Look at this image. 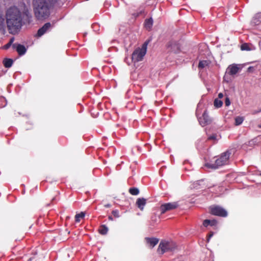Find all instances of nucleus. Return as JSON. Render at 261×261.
<instances>
[{"label": "nucleus", "mask_w": 261, "mask_h": 261, "mask_svg": "<svg viewBox=\"0 0 261 261\" xmlns=\"http://www.w3.org/2000/svg\"><path fill=\"white\" fill-rule=\"evenodd\" d=\"M209 210L210 213L213 215L221 217H226L227 216L226 210L220 206L213 205L210 207Z\"/></svg>", "instance_id": "nucleus-6"}, {"label": "nucleus", "mask_w": 261, "mask_h": 261, "mask_svg": "<svg viewBox=\"0 0 261 261\" xmlns=\"http://www.w3.org/2000/svg\"><path fill=\"white\" fill-rule=\"evenodd\" d=\"M7 104L6 100L5 99L4 97H1L0 98V108L4 107L6 106Z\"/></svg>", "instance_id": "nucleus-25"}, {"label": "nucleus", "mask_w": 261, "mask_h": 261, "mask_svg": "<svg viewBox=\"0 0 261 261\" xmlns=\"http://www.w3.org/2000/svg\"><path fill=\"white\" fill-rule=\"evenodd\" d=\"M259 127L261 128V125H260V126H259Z\"/></svg>", "instance_id": "nucleus-35"}, {"label": "nucleus", "mask_w": 261, "mask_h": 261, "mask_svg": "<svg viewBox=\"0 0 261 261\" xmlns=\"http://www.w3.org/2000/svg\"><path fill=\"white\" fill-rule=\"evenodd\" d=\"M210 63L211 62L208 60L200 61L198 64V67L199 69H203L204 67L208 66L210 65Z\"/></svg>", "instance_id": "nucleus-16"}, {"label": "nucleus", "mask_w": 261, "mask_h": 261, "mask_svg": "<svg viewBox=\"0 0 261 261\" xmlns=\"http://www.w3.org/2000/svg\"><path fill=\"white\" fill-rule=\"evenodd\" d=\"M243 120H244V119H243V117H237L235 118V124H236V125H239L241 124L243 122Z\"/></svg>", "instance_id": "nucleus-24"}, {"label": "nucleus", "mask_w": 261, "mask_h": 261, "mask_svg": "<svg viewBox=\"0 0 261 261\" xmlns=\"http://www.w3.org/2000/svg\"><path fill=\"white\" fill-rule=\"evenodd\" d=\"M259 175L261 176V172H260V173L259 174Z\"/></svg>", "instance_id": "nucleus-34"}, {"label": "nucleus", "mask_w": 261, "mask_h": 261, "mask_svg": "<svg viewBox=\"0 0 261 261\" xmlns=\"http://www.w3.org/2000/svg\"><path fill=\"white\" fill-rule=\"evenodd\" d=\"M217 221L215 220H204L203 222V225L204 227H207L208 225L215 226L217 224Z\"/></svg>", "instance_id": "nucleus-15"}, {"label": "nucleus", "mask_w": 261, "mask_h": 261, "mask_svg": "<svg viewBox=\"0 0 261 261\" xmlns=\"http://www.w3.org/2000/svg\"><path fill=\"white\" fill-rule=\"evenodd\" d=\"M108 219H109V220H111V221H113V218L112 216H109L108 217Z\"/></svg>", "instance_id": "nucleus-33"}, {"label": "nucleus", "mask_w": 261, "mask_h": 261, "mask_svg": "<svg viewBox=\"0 0 261 261\" xmlns=\"http://www.w3.org/2000/svg\"><path fill=\"white\" fill-rule=\"evenodd\" d=\"M129 193L132 195H137L139 193V190L137 188L133 187L129 188Z\"/></svg>", "instance_id": "nucleus-21"}, {"label": "nucleus", "mask_w": 261, "mask_h": 261, "mask_svg": "<svg viewBox=\"0 0 261 261\" xmlns=\"http://www.w3.org/2000/svg\"><path fill=\"white\" fill-rule=\"evenodd\" d=\"M108 228L105 225H102L100 226L98 231L102 235L106 234L108 232Z\"/></svg>", "instance_id": "nucleus-19"}, {"label": "nucleus", "mask_w": 261, "mask_h": 261, "mask_svg": "<svg viewBox=\"0 0 261 261\" xmlns=\"http://www.w3.org/2000/svg\"><path fill=\"white\" fill-rule=\"evenodd\" d=\"M13 61L11 59L6 58L3 61V64L6 68H10L12 65Z\"/></svg>", "instance_id": "nucleus-17"}, {"label": "nucleus", "mask_w": 261, "mask_h": 261, "mask_svg": "<svg viewBox=\"0 0 261 261\" xmlns=\"http://www.w3.org/2000/svg\"><path fill=\"white\" fill-rule=\"evenodd\" d=\"M14 41V38L12 37L10 39L9 42L4 46V48L5 49H8L11 45H13V43Z\"/></svg>", "instance_id": "nucleus-22"}, {"label": "nucleus", "mask_w": 261, "mask_h": 261, "mask_svg": "<svg viewBox=\"0 0 261 261\" xmlns=\"http://www.w3.org/2000/svg\"><path fill=\"white\" fill-rule=\"evenodd\" d=\"M112 214L114 216V217L116 218H118L120 216L119 215V212L117 210L113 211L112 212Z\"/></svg>", "instance_id": "nucleus-27"}, {"label": "nucleus", "mask_w": 261, "mask_h": 261, "mask_svg": "<svg viewBox=\"0 0 261 261\" xmlns=\"http://www.w3.org/2000/svg\"><path fill=\"white\" fill-rule=\"evenodd\" d=\"M214 233L212 231L210 232V233L207 235L206 242H209L210 239L213 236Z\"/></svg>", "instance_id": "nucleus-28"}, {"label": "nucleus", "mask_w": 261, "mask_h": 261, "mask_svg": "<svg viewBox=\"0 0 261 261\" xmlns=\"http://www.w3.org/2000/svg\"><path fill=\"white\" fill-rule=\"evenodd\" d=\"M85 216V213L82 212L80 214H77L75 216V219L76 222H79L81 219H83Z\"/></svg>", "instance_id": "nucleus-20"}, {"label": "nucleus", "mask_w": 261, "mask_h": 261, "mask_svg": "<svg viewBox=\"0 0 261 261\" xmlns=\"http://www.w3.org/2000/svg\"><path fill=\"white\" fill-rule=\"evenodd\" d=\"M146 203V199L144 198H139L136 201V205L141 211L143 210L144 207Z\"/></svg>", "instance_id": "nucleus-13"}, {"label": "nucleus", "mask_w": 261, "mask_h": 261, "mask_svg": "<svg viewBox=\"0 0 261 261\" xmlns=\"http://www.w3.org/2000/svg\"><path fill=\"white\" fill-rule=\"evenodd\" d=\"M217 136L215 134H213L212 136H210L208 138V140H216Z\"/></svg>", "instance_id": "nucleus-30"}, {"label": "nucleus", "mask_w": 261, "mask_h": 261, "mask_svg": "<svg viewBox=\"0 0 261 261\" xmlns=\"http://www.w3.org/2000/svg\"><path fill=\"white\" fill-rule=\"evenodd\" d=\"M147 44L148 43L145 42L141 48H137L134 51L132 57L133 60L135 62H139L142 60L146 54Z\"/></svg>", "instance_id": "nucleus-4"}, {"label": "nucleus", "mask_w": 261, "mask_h": 261, "mask_svg": "<svg viewBox=\"0 0 261 261\" xmlns=\"http://www.w3.org/2000/svg\"><path fill=\"white\" fill-rule=\"evenodd\" d=\"M241 49L242 50H249L250 48L247 43L243 44L241 46Z\"/></svg>", "instance_id": "nucleus-26"}, {"label": "nucleus", "mask_w": 261, "mask_h": 261, "mask_svg": "<svg viewBox=\"0 0 261 261\" xmlns=\"http://www.w3.org/2000/svg\"><path fill=\"white\" fill-rule=\"evenodd\" d=\"M51 28V24L50 22L45 23L41 28H40L37 33L35 35L36 37H40L45 33L50 30Z\"/></svg>", "instance_id": "nucleus-10"}, {"label": "nucleus", "mask_w": 261, "mask_h": 261, "mask_svg": "<svg viewBox=\"0 0 261 261\" xmlns=\"http://www.w3.org/2000/svg\"><path fill=\"white\" fill-rule=\"evenodd\" d=\"M200 124L204 126L211 123L212 119L208 116L206 111H205L202 115L198 118Z\"/></svg>", "instance_id": "nucleus-8"}, {"label": "nucleus", "mask_w": 261, "mask_h": 261, "mask_svg": "<svg viewBox=\"0 0 261 261\" xmlns=\"http://www.w3.org/2000/svg\"><path fill=\"white\" fill-rule=\"evenodd\" d=\"M105 207H110L111 206V205L110 204H105Z\"/></svg>", "instance_id": "nucleus-32"}, {"label": "nucleus", "mask_w": 261, "mask_h": 261, "mask_svg": "<svg viewBox=\"0 0 261 261\" xmlns=\"http://www.w3.org/2000/svg\"><path fill=\"white\" fill-rule=\"evenodd\" d=\"M12 47L14 48H16V51L20 56L23 55L27 51L25 46L20 44H13Z\"/></svg>", "instance_id": "nucleus-12"}, {"label": "nucleus", "mask_w": 261, "mask_h": 261, "mask_svg": "<svg viewBox=\"0 0 261 261\" xmlns=\"http://www.w3.org/2000/svg\"><path fill=\"white\" fill-rule=\"evenodd\" d=\"M145 240L147 244L151 248H153L159 241V239L155 238L146 237Z\"/></svg>", "instance_id": "nucleus-11"}, {"label": "nucleus", "mask_w": 261, "mask_h": 261, "mask_svg": "<svg viewBox=\"0 0 261 261\" xmlns=\"http://www.w3.org/2000/svg\"><path fill=\"white\" fill-rule=\"evenodd\" d=\"M177 202L167 203L162 204L160 206V210L162 214H164L166 212L175 209L178 206Z\"/></svg>", "instance_id": "nucleus-9"}, {"label": "nucleus", "mask_w": 261, "mask_h": 261, "mask_svg": "<svg viewBox=\"0 0 261 261\" xmlns=\"http://www.w3.org/2000/svg\"><path fill=\"white\" fill-rule=\"evenodd\" d=\"M225 105L227 107L229 106L230 105V101L228 97L225 98Z\"/></svg>", "instance_id": "nucleus-29"}, {"label": "nucleus", "mask_w": 261, "mask_h": 261, "mask_svg": "<svg viewBox=\"0 0 261 261\" xmlns=\"http://www.w3.org/2000/svg\"><path fill=\"white\" fill-rule=\"evenodd\" d=\"M153 24V20L151 18H150L149 19H147L145 21V28L148 29L150 30Z\"/></svg>", "instance_id": "nucleus-18"}, {"label": "nucleus", "mask_w": 261, "mask_h": 261, "mask_svg": "<svg viewBox=\"0 0 261 261\" xmlns=\"http://www.w3.org/2000/svg\"><path fill=\"white\" fill-rule=\"evenodd\" d=\"M228 73L230 75H234L236 74L239 71V68L238 67L237 65H230L228 68Z\"/></svg>", "instance_id": "nucleus-14"}, {"label": "nucleus", "mask_w": 261, "mask_h": 261, "mask_svg": "<svg viewBox=\"0 0 261 261\" xmlns=\"http://www.w3.org/2000/svg\"><path fill=\"white\" fill-rule=\"evenodd\" d=\"M166 46L169 52L177 54L180 51L179 44L175 41H169Z\"/></svg>", "instance_id": "nucleus-7"}, {"label": "nucleus", "mask_w": 261, "mask_h": 261, "mask_svg": "<svg viewBox=\"0 0 261 261\" xmlns=\"http://www.w3.org/2000/svg\"><path fill=\"white\" fill-rule=\"evenodd\" d=\"M223 97V94L222 93H220L218 94V99H221Z\"/></svg>", "instance_id": "nucleus-31"}, {"label": "nucleus", "mask_w": 261, "mask_h": 261, "mask_svg": "<svg viewBox=\"0 0 261 261\" xmlns=\"http://www.w3.org/2000/svg\"><path fill=\"white\" fill-rule=\"evenodd\" d=\"M176 248V245L173 242L162 241L159 246L158 251L163 254L165 252L172 251Z\"/></svg>", "instance_id": "nucleus-5"}, {"label": "nucleus", "mask_w": 261, "mask_h": 261, "mask_svg": "<svg viewBox=\"0 0 261 261\" xmlns=\"http://www.w3.org/2000/svg\"><path fill=\"white\" fill-rule=\"evenodd\" d=\"M230 152L226 151L222 153L214 162V163H207L205 164V166L207 168L216 169L219 167L224 166L228 164Z\"/></svg>", "instance_id": "nucleus-3"}, {"label": "nucleus", "mask_w": 261, "mask_h": 261, "mask_svg": "<svg viewBox=\"0 0 261 261\" xmlns=\"http://www.w3.org/2000/svg\"><path fill=\"white\" fill-rule=\"evenodd\" d=\"M6 23L9 32L14 34L21 28L22 17L21 12L16 7H11L6 12Z\"/></svg>", "instance_id": "nucleus-1"}, {"label": "nucleus", "mask_w": 261, "mask_h": 261, "mask_svg": "<svg viewBox=\"0 0 261 261\" xmlns=\"http://www.w3.org/2000/svg\"><path fill=\"white\" fill-rule=\"evenodd\" d=\"M50 7L47 0H33L34 15L38 20H43L49 17Z\"/></svg>", "instance_id": "nucleus-2"}, {"label": "nucleus", "mask_w": 261, "mask_h": 261, "mask_svg": "<svg viewBox=\"0 0 261 261\" xmlns=\"http://www.w3.org/2000/svg\"><path fill=\"white\" fill-rule=\"evenodd\" d=\"M222 104L223 102L221 100L219 99L218 98H216L215 99L214 106L216 108H220L222 106Z\"/></svg>", "instance_id": "nucleus-23"}]
</instances>
